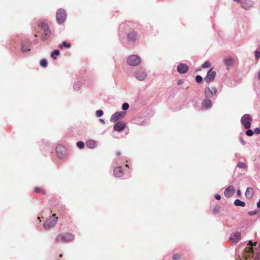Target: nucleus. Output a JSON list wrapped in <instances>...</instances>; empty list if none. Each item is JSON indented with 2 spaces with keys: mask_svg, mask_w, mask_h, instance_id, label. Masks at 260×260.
I'll return each instance as SVG.
<instances>
[{
  "mask_svg": "<svg viewBox=\"0 0 260 260\" xmlns=\"http://www.w3.org/2000/svg\"><path fill=\"white\" fill-rule=\"evenodd\" d=\"M74 239L73 235L70 233L59 234L56 238V241L58 242H69Z\"/></svg>",
  "mask_w": 260,
  "mask_h": 260,
  "instance_id": "1",
  "label": "nucleus"
},
{
  "mask_svg": "<svg viewBox=\"0 0 260 260\" xmlns=\"http://www.w3.org/2000/svg\"><path fill=\"white\" fill-rule=\"evenodd\" d=\"M58 217L54 214L44 223L43 226L46 230L54 227L57 223Z\"/></svg>",
  "mask_w": 260,
  "mask_h": 260,
  "instance_id": "2",
  "label": "nucleus"
},
{
  "mask_svg": "<svg viewBox=\"0 0 260 260\" xmlns=\"http://www.w3.org/2000/svg\"><path fill=\"white\" fill-rule=\"evenodd\" d=\"M252 117L251 115H243L241 118V122L245 129H248L251 126Z\"/></svg>",
  "mask_w": 260,
  "mask_h": 260,
  "instance_id": "3",
  "label": "nucleus"
},
{
  "mask_svg": "<svg viewBox=\"0 0 260 260\" xmlns=\"http://www.w3.org/2000/svg\"><path fill=\"white\" fill-rule=\"evenodd\" d=\"M39 27L44 31L42 35L41 39L44 40L48 39L50 35V31L49 29L48 25L45 23H41L39 25Z\"/></svg>",
  "mask_w": 260,
  "mask_h": 260,
  "instance_id": "4",
  "label": "nucleus"
},
{
  "mask_svg": "<svg viewBox=\"0 0 260 260\" xmlns=\"http://www.w3.org/2000/svg\"><path fill=\"white\" fill-rule=\"evenodd\" d=\"M141 62L140 57L137 55H132L128 57L127 63L131 66H137Z\"/></svg>",
  "mask_w": 260,
  "mask_h": 260,
  "instance_id": "5",
  "label": "nucleus"
},
{
  "mask_svg": "<svg viewBox=\"0 0 260 260\" xmlns=\"http://www.w3.org/2000/svg\"><path fill=\"white\" fill-rule=\"evenodd\" d=\"M56 18L58 23L61 24L63 23L67 18L66 11L62 9H58L56 12Z\"/></svg>",
  "mask_w": 260,
  "mask_h": 260,
  "instance_id": "6",
  "label": "nucleus"
},
{
  "mask_svg": "<svg viewBox=\"0 0 260 260\" xmlns=\"http://www.w3.org/2000/svg\"><path fill=\"white\" fill-rule=\"evenodd\" d=\"M252 246V242L250 241L248 247H246L245 249V251L243 253V254L246 259H247L248 257L253 256V249Z\"/></svg>",
  "mask_w": 260,
  "mask_h": 260,
  "instance_id": "7",
  "label": "nucleus"
},
{
  "mask_svg": "<svg viewBox=\"0 0 260 260\" xmlns=\"http://www.w3.org/2000/svg\"><path fill=\"white\" fill-rule=\"evenodd\" d=\"M135 77L140 81L144 80L147 77V73L145 70L143 68H140L137 70L135 73Z\"/></svg>",
  "mask_w": 260,
  "mask_h": 260,
  "instance_id": "8",
  "label": "nucleus"
},
{
  "mask_svg": "<svg viewBox=\"0 0 260 260\" xmlns=\"http://www.w3.org/2000/svg\"><path fill=\"white\" fill-rule=\"evenodd\" d=\"M217 92V89L215 87H212L211 88L207 87L205 89V96L206 98H211L215 95Z\"/></svg>",
  "mask_w": 260,
  "mask_h": 260,
  "instance_id": "9",
  "label": "nucleus"
},
{
  "mask_svg": "<svg viewBox=\"0 0 260 260\" xmlns=\"http://www.w3.org/2000/svg\"><path fill=\"white\" fill-rule=\"evenodd\" d=\"M216 73L215 71H213L212 69H210L204 78V81L209 83L214 80L216 76Z\"/></svg>",
  "mask_w": 260,
  "mask_h": 260,
  "instance_id": "10",
  "label": "nucleus"
},
{
  "mask_svg": "<svg viewBox=\"0 0 260 260\" xmlns=\"http://www.w3.org/2000/svg\"><path fill=\"white\" fill-rule=\"evenodd\" d=\"M235 193V187L231 185L226 187L224 191V196L225 198H229Z\"/></svg>",
  "mask_w": 260,
  "mask_h": 260,
  "instance_id": "11",
  "label": "nucleus"
},
{
  "mask_svg": "<svg viewBox=\"0 0 260 260\" xmlns=\"http://www.w3.org/2000/svg\"><path fill=\"white\" fill-rule=\"evenodd\" d=\"M241 239V233L239 232L232 233L230 237V240L234 244H237Z\"/></svg>",
  "mask_w": 260,
  "mask_h": 260,
  "instance_id": "12",
  "label": "nucleus"
},
{
  "mask_svg": "<svg viewBox=\"0 0 260 260\" xmlns=\"http://www.w3.org/2000/svg\"><path fill=\"white\" fill-rule=\"evenodd\" d=\"M56 151L59 158H62L66 152V149L62 145H58L56 148Z\"/></svg>",
  "mask_w": 260,
  "mask_h": 260,
  "instance_id": "13",
  "label": "nucleus"
},
{
  "mask_svg": "<svg viewBox=\"0 0 260 260\" xmlns=\"http://www.w3.org/2000/svg\"><path fill=\"white\" fill-rule=\"evenodd\" d=\"M253 5V2L250 0H245L241 3V6L244 9L248 10Z\"/></svg>",
  "mask_w": 260,
  "mask_h": 260,
  "instance_id": "14",
  "label": "nucleus"
},
{
  "mask_svg": "<svg viewBox=\"0 0 260 260\" xmlns=\"http://www.w3.org/2000/svg\"><path fill=\"white\" fill-rule=\"evenodd\" d=\"M125 127V124L122 121H118L114 126V129L117 132L122 131Z\"/></svg>",
  "mask_w": 260,
  "mask_h": 260,
  "instance_id": "15",
  "label": "nucleus"
},
{
  "mask_svg": "<svg viewBox=\"0 0 260 260\" xmlns=\"http://www.w3.org/2000/svg\"><path fill=\"white\" fill-rule=\"evenodd\" d=\"M188 70V66L184 63H180L177 67V71L180 74L186 73Z\"/></svg>",
  "mask_w": 260,
  "mask_h": 260,
  "instance_id": "16",
  "label": "nucleus"
},
{
  "mask_svg": "<svg viewBox=\"0 0 260 260\" xmlns=\"http://www.w3.org/2000/svg\"><path fill=\"white\" fill-rule=\"evenodd\" d=\"M224 62L228 68L230 67H232L234 64V59L232 57L228 56L225 58L224 59Z\"/></svg>",
  "mask_w": 260,
  "mask_h": 260,
  "instance_id": "17",
  "label": "nucleus"
},
{
  "mask_svg": "<svg viewBox=\"0 0 260 260\" xmlns=\"http://www.w3.org/2000/svg\"><path fill=\"white\" fill-rule=\"evenodd\" d=\"M202 105L205 109H209L212 107V103L209 98H207L202 102Z\"/></svg>",
  "mask_w": 260,
  "mask_h": 260,
  "instance_id": "18",
  "label": "nucleus"
},
{
  "mask_svg": "<svg viewBox=\"0 0 260 260\" xmlns=\"http://www.w3.org/2000/svg\"><path fill=\"white\" fill-rule=\"evenodd\" d=\"M113 173L115 177H120L123 174V170L121 167H116L114 170Z\"/></svg>",
  "mask_w": 260,
  "mask_h": 260,
  "instance_id": "19",
  "label": "nucleus"
},
{
  "mask_svg": "<svg viewBox=\"0 0 260 260\" xmlns=\"http://www.w3.org/2000/svg\"><path fill=\"white\" fill-rule=\"evenodd\" d=\"M253 194V189L252 187H247L245 195L247 199H251Z\"/></svg>",
  "mask_w": 260,
  "mask_h": 260,
  "instance_id": "20",
  "label": "nucleus"
},
{
  "mask_svg": "<svg viewBox=\"0 0 260 260\" xmlns=\"http://www.w3.org/2000/svg\"><path fill=\"white\" fill-rule=\"evenodd\" d=\"M86 146L89 148H94L96 147V142L93 140H89L86 143Z\"/></svg>",
  "mask_w": 260,
  "mask_h": 260,
  "instance_id": "21",
  "label": "nucleus"
},
{
  "mask_svg": "<svg viewBox=\"0 0 260 260\" xmlns=\"http://www.w3.org/2000/svg\"><path fill=\"white\" fill-rule=\"evenodd\" d=\"M124 115H112L111 117L110 121L116 122L118 119L122 118Z\"/></svg>",
  "mask_w": 260,
  "mask_h": 260,
  "instance_id": "22",
  "label": "nucleus"
},
{
  "mask_svg": "<svg viewBox=\"0 0 260 260\" xmlns=\"http://www.w3.org/2000/svg\"><path fill=\"white\" fill-rule=\"evenodd\" d=\"M137 35L134 32H131L128 34L127 37L129 41L134 42L136 39Z\"/></svg>",
  "mask_w": 260,
  "mask_h": 260,
  "instance_id": "23",
  "label": "nucleus"
},
{
  "mask_svg": "<svg viewBox=\"0 0 260 260\" xmlns=\"http://www.w3.org/2000/svg\"><path fill=\"white\" fill-rule=\"evenodd\" d=\"M234 204L237 206L244 207L245 203L243 201H242L239 199H236L234 202Z\"/></svg>",
  "mask_w": 260,
  "mask_h": 260,
  "instance_id": "24",
  "label": "nucleus"
},
{
  "mask_svg": "<svg viewBox=\"0 0 260 260\" xmlns=\"http://www.w3.org/2000/svg\"><path fill=\"white\" fill-rule=\"evenodd\" d=\"M60 53V51L59 50H55L52 53H51V57L54 58V59H56V56H58Z\"/></svg>",
  "mask_w": 260,
  "mask_h": 260,
  "instance_id": "25",
  "label": "nucleus"
},
{
  "mask_svg": "<svg viewBox=\"0 0 260 260\" xmlns=\"http://www.w3.org/2000/svg\"><path fill=\"white\" fill-rule=\"evenodd\" d=\"M63 47L69 48L71 47V45L70 43H67L66 42H63L62 43L59 45V48L62 49Z\"/></svg>",
  "mask_w": 260,
  "mask_h": 260,
  "instance_id": "26",
  "label": "nucleus"
},
{
  "mask_svg": "<svg viewBox=\"0 0 260 260\" xmlns=\"http://www.w3.org/2000/svg\"><path fill=\"white\" fill-rule=\"evenodd\" d=\"M47 64H48V62H47V60H46L45 59L41 60V61L40 62V65L42 67L45 68L47 66Z\"/></svg>",
  "mask_w": 260,
  "mask_h": 260,
  "instance_id": "27",
  "label": "nucleus"
},
{
  "mask_svg": "<svg viewBox=\"0 0 260 260\" xmlns=\"http://www.w3.org/2000/svg\"><path fill=\"white\" fill-rule=\"evenodd\" d=\"M77 147L80 149H82L84 148L85 144L82 141H79L77 143Z\"/></svg>",
  "mask_w": 260,
  "mask_h": 260,
  "instance_id": "28",
  "label": "nucleus"
},
{
  "mask_svg": "<svg viewBox=\"0 0 260 260\" xmlns=\"http://www.w3.org/2000/svg\"><path fill=\"white\" fill-rule=\"evenodd\" d=\"M237 167L240 169H244L246 168V166L245 163L242 162H239L237 165Z\"/></svg>",
  "mask_w": 260,
  "mask_h": 260,
  "instance_id": "29",
  "label": "nucleus"
},
{
  "mask_svg": "<svg viewBox=\"0 0 260 260\" xmlns=\"http://www.w3.org/2000/svg\"><path fill=\"white\" fill-rule=\"evenodd\" d=\"M210 66H211V63L208 61H206L202 65V67L203 68H209Z\"/></svg>",
  "mask_w": 260,
  "mask_h": 260,
  "instance_id": "30",
  "label": "nucleus"
},
{
  "mask_svg": "<svg viewBox=\"0 0 260 260\" xmlns=\"http://www.w3.org/2000/svg\"><path fill=\"white\" fill-rule=\"evenodd\" d=\"M247 129L246 132V135L248 136H252L253 135V131L250 129V128Z\"/></svg>",
  "mask_w": 260,
  "mask_h": 260,
  "instance_id": "31",
  "label": "nucleus"
},
{
  "mask_svg": "<svg viewBox=\"0 0 260 260\" xmlns=\"http://www.w3.org/2000/svg\"><path fill=\"white\" fill-rule=\"evenodd\" d=\"M128 108H129V104L128 103H124L122 104V109L123 110H126L128 109Z\"/></svg>",
  "mask_w": 260,
  "mask_h": 260,
  "instance_id": "32",
  "label": "nucleus"
},
{
  "mask_svg": "<svg viewBox=\"0 0 260 260\" xmlns=\"http://www.w3.org/2000/svg\"><path fill=\"white\" fill-rule=\"evenodd\" d=\"M196 80L197 83H200L202 81L203 78L201 76L197 75L196 77Z\"/></svg>",
  "mask_w": 260,
  "mask_h": 260,
  "instance_id": "33",
  "label": "nucleus"
},
{
  "mask_svg": "<svg viewBox=\"0 0 260 260\" xmlns=\"http://www.w3.org/2000/svg\"><path fill=\"white\" fill-rule=\"evenodd\" d=\"M180 258V257L178 254H174L172 256V259L173 260H178Z\"/></svg>",
  "mask_w": 260,
  "mask_h": 260,
  "instance_id": "34",
  "label": "nucleus"
},
{
  "mask_svg": "<svg viewBox=\"0 0 260 260\" xmlns=\"http://www.w3.org/2000/svg\"><path fill=\"white\" fill-rule=\"evenodd\" d=\"M257 213V211H251L248 212V215H249L250 216H253V215H256Z\"/></svg>",
  "mask_w": 260,
  "mask_h": 260,
  "instance_id": "35",
  "label": "nucleus"
},
{
  "mask_svg": "<svg viewBox=\"0 0 260 260\" xmlns=\"http://www.w3.org/2000/svg\"><path fill=\"white\" fill-rule=\"evenodd\" d=\"M255 56L256 60H258L260 58V51H256Z\"/></svg>",
  "mask_w": 260,
  "mask_h": 260,
  "instance_id": "36",
  "label": "nucleus"
},
{
  "mask_svg": "<svg viewBox=\"0 0 260 260\" xmlns=\"http://www.w3.org/2000/svg\"><path fill=\"white\" fill-rule=\"evenodd\" d=\"M21 50L23 52H26L30 50V49L27 47H25L24 45L22 46Z\"/></svg>",
  "mask_w": 260,
  "mask_h": 260,
  "instance_id": "37",
  "label": "nucleus"
},
{
  "mask_svg": "<svg viewBox=\"0 0 260 260\" xmlns=\"http://www.w3.org/2000/svg\"><path fill=\"white\" fill-rule=\"evenodd\" d=\"M254 132L255 133H256L257 134H260V128H259V127L255 128L254 129Z\"/></svg>",
  "mask_w": 260,
  "mask_h": 260,
  "instance_id": "38",
  "label": "nucleus"
},
{
  "mask_svg": "<svg viewBox=\"0 0 260 260\" xmlns=\"http://www.w3.org/2000/svg\"><path fill=\"white\" fill-rule=\"evenodd\" d=\"M215 198L217 200H219L221 199V197L219 194H216L215 195Z\"/></svg>",
  "mask_w": 260,
  "mask_h": 260,
  "instance_id": "39",
  "label": "nucleus"
},
{
  "mask_svg": "<svg viewBox=\"0 0 260 260\" xmlns=\"http://www.w3.org/2000/svg\"><path fill=\"white\" fill-rule=\"evenodd\" d=\"M74 87L75 88L79 89L80 88V84L76 83V84H74Z\"/></svg>",
  "mask_w": 260,
  "mask_h": 260,
  "instance_id": "40",
  "label": "nucleus"
},
{
  "mask_svg": "<svg viewBox=\"0 0 260 260\" xmlns=\"http://www.w3.org/2000/svg\"><path fill=\"white\" fill-rule=\"evenodd\" d=\"M35 191L37 193L40 192L41 191V189L39 187H36L35 188Z\"/></svg>",
  "mask_w": 260,
  "mask_h": 260,
  "instance_id": "41",
  "label": "nucleus"
},
{
  "mask_svg": "<svg viewBox=\"0 0 260 260\" xmlns=\"http://www.w3.org/2000/svg\"><path fill=\"white\" fill-rule=\"evenodd\" d=\"M95 114H103V111L102 110H99L96 111Z\"/></svg>",
  "mask_w": 260,
  "mask_h": 260,
  "instance_id": "42",
  "label": "nucleus"
},
{
  "mask_svg": "<svg viewBox=\"0 0 260 260\" xmlns=\"http://www.w3.org/2000/svg\"><path fill=\"white\" fill-rule=\"evenodd\" d=\"M240 142L243 145H245L246 143L245 141L241 138H240Z\"/></svg>",
  "mask_w": 260,
  "mask_h": 260,
  "instance_id": "43",
  "label": "nucleus"
},
{
  "mask_svg": "<svg viewBox=\"0 0 260 260\" xmlns=\"http://www.w3.org/2000/svg\"><path fill=\"white\" fill-rule=\"evenodd\" d=\"M183 83V80H179L177 82L178 85H181Z\"/></svg>",
  "mask_w": 260,
  "mask_h": 260,
  "instance_id": "44",
  "label": "nucleus"
},
{
  "mask_svg": "<svg viewBox=\"0 0 260 260\" xmlns=\"http://www.w3.org/2000/svg\"><path fill=\"white\" fill-rule=\"evenodd\" d=\"M237 195L238 196H239V197L241 196V190L240 189H238L237 190Z\"/></svg>",
  "mask_w": 260,
  "mask_h": 260,
  "instance_id": "45",
  "label": "nucleus"
},
{
  "mask_svg": "<svg viewBox=\"0 0 260 260\" xmlns=\"http://www.w3.org/2000/svg\"><path fill=\"white\" fill-rule=\"evenodd\" d=\"M99 121H100V122H101V123H103V124H104V123H105V121H104V119H99Z\"/></svg>",
  "mask_w": 260,
  "mask_h": 260,
  "instance_id": "46",
  "label": "nucleus"
},
{
  "mask_svg": "<svg viewBox=\"0 0 260 260\" xmlns=\"http://www.w3.org/2000/svg\"><path fill=\"white\" fill-rule=\"evenodd\" d=\"M257 207L258 208H260V198H259L258 202L257 203Z\"/></svg>",
  "mask_w": 260,
  "mask_h": 260,
  "instance_id": "47",
  "label": "nucleus"
},
{
  "mask_svg": "<svg viewBox=\"0 0 260 260\" xmlns=\"http://www.w3.org/2000/svg\"><path fill=\"white\" fill-rule=\"evenodd\" d=\"M234 1L238 3H241L242 2L241 0H234Z\"/></svg>",
  "mask_w": 260,
  "mask_h": 260,
  "instance_id": "48",
  "label": "nucleus"
},
{
  "mask_svg": "<svg viewBox=\"0 0 260 260\" xmlns=\"http://www.w3.org/2000/svg\"><path fill=\"white\" fill-rule=\"evenodd\" d=\"M116 154L117 156H120V152L118 151L116 152Z\"/></svg>",
  "mask_w": 260,
  "mask_h": 260,
  "instance_id": "49",
  "label": "nucleus"
},
{
  "mask_svg": "<svg viewBox=\"0 0 260 260\" xmlns=\"http://www.w3.org/2000/svg\"><path fill=\"white\" fill-rule=\"evenodd\" d=\"M258 79H259V80H260V71H259V72H258Z\"/></svg>",
  "mask_w": 260,
  "mask_h": 260,
  "instance_id": "50",
  "label": "nucleus"
},
{
  "mask_svg": "<svg viewBox=\"0 0 260 260\" xmlns=\"http://www.w3.org/2000/svg\"><path fill=\"white\" fill-rule=\"evenodd\" d=\"M98 117H101L103 115H96Z\"/></svg>",
  "mask_w": 260,
  "mask_h": 260,
  "instance_id": "51",
  "label": "nucleus"
},
{
  "mask_svg": "<svg viewBox=\"0 0 260 260\" xmlns=\"http://www.w3.org/2000/svg\"><path fill=\"white\" fill-rule=\"evenodd\" d=\"M253 260H260V259H258V258H254V259H253Z\"/></svg>",
  "mask_w": 260,
  "mask_h": 260,
  "instance_id": "52",
  "label": "nucleus"
},
{
  "mask_svg": "<svg viewBox=\"0 0 260 260\" xmlns=\"http://www.w3.org/2000/svg\"><path fill=\"white\" fill-rule=\"evenodd\" d=\"M114 114H121V113H119V112H116V113H115Z\"/></svg>",
  "mask_w": 260,
  "mask_h": 260,
  "instance_id": "53",
  "label": "nucleus"
},
{
  "mask_svg": "<svg viewBox=\"0 0 260 260\" xmlns=\"http://www.w3.org/2000/svg\"><path fill=\"white\" fill-rule=\"evenodd\" d=\"M59 256H60V257H61V256H62V254H60L59 255Z\"/></svg>",
  "mask_w": 260,
  "mask_h": 260,
  "instance_id": "54",
  "label": "nucleus"
},
{
  "mask_svg": "<svg viewBox=\"0 0 260 260\" xmlns=\"http://www.w3.org/2000/svg\"><path fill=\"white\" fill-rule=\"evenodd\" d=\"M125 166H126V167H128V165H126Z\"/></svg>",
  "mask_w": 260,
  "mask_h": 260,
  "instance_id": "55",
  "label": "nucleus"
}]
</instances>
